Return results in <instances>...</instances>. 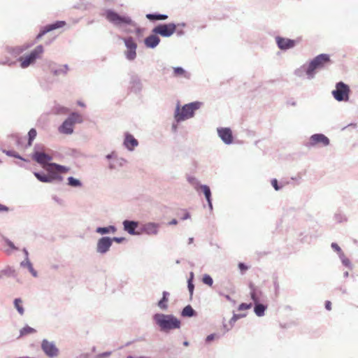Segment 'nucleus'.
Here are the masks:
<instances>
[{
  "label": "nucleus",
  "instance_id": "obj_1",
  "mask_svg": "<svg viewBox=\"0 0 358 358\" xmlns=\"http://www.w3.org/2000/svg\"><path fill=\"white\" fill-rule=\"evenodd\" d=\"M330 62V57L327 54H320L314 57L308 63L304 64L301 68L294 71L297 76H301L302 73L306 76L308 80L315 78L317 71L325 67L326 64Z\"/></svg>",
  "mask_w": 358,
  "mask_h": 358
},
{
  "label": "nucleus",
  "instance_id": "obj_2",
  "mask_svg": "<svg viewBox=\"0 0 358 358\" xmlns=\"http://www.w3.org/2000/svg\"><path fill=\"white\" fill-rule=\"evenodd\" d=\"M152 320L162 332L180 329L181 325L180 320L171 314L155 313Z\"/></svg>",
  "mask_w": 358,
  "mask_h": 358
},
{
  "label": "nucleus",
  "instance_id": "obj_3",
  "mask_svg": "<svg viewBox=\"0 0 358 358\" xmlns=\"http://www.w3.org/2000/svg\"><path fill=\"white\" fill-rule=\"evenodd\" d=\"M202 105V102L196 101L185 104L180 108L178 103L174 112V120L177 123H179L192 118L194 116L195 111L199 110Z\"/></svg>",
  "mask_w": 358,
  "mask_h": 358
},
{
  "label": "nucleus",
  "instance_id": "obj_4",
  "mask_svg": "<svg viewBox=\"0 0 358 358\" xmlns=\"http://www.w3.org/2000/svg\"><path fill=\"white\" fill-rule=\"evenodd\" d=\"M106 17L115 27L122 29L125 32H130V30L124 29V26L130 25L136 27V24L127 15H120L113 10L108 9L106 11Z\"/></svg>",
  "mask_w": 358,
  "mask_h": 358
},
{
  "label": "nucleus",
  "instance_id": "obj_5",
  "mask_svg": "<svg viewBox=\"0 0 358 358\" xmlns=\"http://www.w3.org/2000/svg\"><path fill=\"white\" fill-rule=\"evenodd\" d=\"M83 121V119L80 114L73 112L58 127V131L60 134L71 135L73 133L75 124L82 123Z\"/></svg>",
  "mask_w": 358,
  "mask_h": 358
},
{
  "label": "nucleus",
  "instance_id": "obj_6",
  "mask_svg": "<svg viewBox=\"0 0 358 358\" xmlns=\"http://www.w3.org/2000/svg\"><path fill=\"white\" fill-rule=\"evenodd\" d=\"M330 140L323 134H315L311 135L304 143L306 148L312 149L315 148L327 147L329 145Z\"/></svg>",
  "mask_w": 358,
  "mask_h": 358
},
{
  "label": "nucleus",
  "instance_id": "obj_7",
  "mask_svg": "<svg viewBox=\"0 0 358 358\" xmlns=\"http://www.w3.org/2000/svg\"><path fill=\"white\" fill-rule=\"evenodd\" d=\"M44 48L42 45L36 46L28 55L20 57L18 60L20 62V67L26 69L35 63L36 60L40 58L43 54Z\"/></svg>",
  "mask_w": 358,
  "mask_h": 358
},
{
  "label": "nucleus",
  "instance_id": "obj_8",
  "mask_svg": "<svg viewBox=\"0 0 358 358\" xmlns=\"http://www.w3.org/2000/svg\"><path fill=\"white\" fill-rule=\"evenodd\" d=\"M350 88L348 85L340 81L336 83V89L332 91V95L338 101H346L349 99Z\"/></svg>",
  "mask_w": 358,
  "mask_h": 358
},
{
  "label": "nucleus",
  "instance_id": "obj_9",
  "mask_svg": "<svg viewBox=\"0 0 358 358\" xmlns=\"http://www.w3.org/2000/svg\"><path fill=\"white\" fill-rule=\"evenodd\" d=\"M123 41L127 48L124 52L125 58L132 62L136 58L137 43L131 36L124 38Z\"/></svg>",
  "mask_w": 358,
  "mask_h": 358
},
{
  "label": "nucleus",
  "instance_id": "obj_10",
  "mask_svg": "<svg viewBox=\"0 0 358 358\" xmlns=\"http://www.w3.org/2000/svg\"><path fill=\"white\" fill-rule=\"evenodd\" d=\"M108 160V167L110 171H119L127 162L126 159L118 157L115 152H112L106 155Z\"/></svg>",
  "mask_w": 358,
  "mask_h": 358
},
{
  "label": "nucleus",
  "instance_id": "obj_11",
  "mask_svg": "<svg viewBox=\"0 0 358 358\" xmlns=\"http://www.w3.org/2000/svg\"><path fill=\"white\" fill-rule=\"evenodd\" d=\"M176 30V24L174 23L159 24L153 28L152 32L163 37H170Z\"/></svg>",
  "mask_w": 358,
  "mask_h": 358
},
{
  "label": "nucleus",
  "instance_id": "obj_12",
  "mask_svg": "<svg viewBox=\"0 0 358 358\" xmlns=\"http://www.w3.org/2000/svg\"><path fill=\"white\" fill-rule=\"evenodd\" d=\"M41 349L50 358H55L59 355V350L54 342L43 339L41 343Z\"/></svg>",
  "mask_w": 358,
  "mask_h": 358
},
{
  "label": "nucleus",
  "instance_id": "obj_13",
  "mask_svg": "<svg viewBox=\"0 0 358 358\" xmlns=\"http://www.w3.org/2000/svg\"><path fill=\"white\" fill-rule=\"evenodd\" d=\"M111 246L110 237L102 236L96 242V252L100 255H105L110 250Z\"/></svg>",
  "mask_w": 358,
  "mask_h": 358
},
{
  "label": "nucleus",
  "instance_id": "obj_14",
  "mask_svg": "<svg viewBox=\"0 0 358 358\" xmlns=\"http://www.w3.org/2000/svg\"><path fill=\"white\" fill-rule=\"evenodd\" d=\"M161 224L157 222H148L141 226V232L150 236H156L159 234Z\"/></svg>",
  "mask_w": 358,
  "mask_h": 358
},
{
  "label": "nucleus",
  "instance_id": "obj_15",
  "mask_svg": "<svg viewBox=\"0 0 358 358\" xmlns=\"http://www.w3.org/2000/svg\"><path fill=\"white\" fill-rule=\"evenodd\" d=\"M40 148V145H35L32 158L37 163L44 165L52 160V157L43 152L39 151Z\"/></svg>",
  "mask_w": 358,
  "mask_h": 358
},
{
  "label": "nucleus",
  "instance_id": "obj_16",
  "mask_svg": "<svg viewBox=\"0 0 358 358\" xmlns=\"http://www.w3.org/2000/svg\"><path fill=\"white\" fill-rule=\"evenodd\" d=\"M275 40L278 48L284 51L292 49L296 45V41L279 36H276Z\"/></svg>",
  "mask_w": 358,
  "mask_h": 358
},
{
  "label": "nucleus",
  "instance_id": "obj_17",
  "mask_svg": "<svg viewBox=\"0 0 358 358\" xmlns=\"http://www.w3.org/2000/svg\"><path fill=\"white\" fill-rule=\"evenodd\" d=\"M66 24L65 21H56L52 24H49L42 27L39 34L36 36V39H41L47 33L53 31L57 29L63 27Z\"/></svg>",
  "mask_w": 358,
  "mask_h": 358
},
{
  "label": "nucleus",
  "instance_id": "obj_18",
  "mask_svg": "<svg viewBox=\"0 0 358 358\" xmlns=\"http://www.w3.org/2000/svg\"><path fill=\"white\" fill-rule=\"evenodd\" d=\"M217 134L222 141L227 145L231 144L233 142L232 131L229 127H220L217 129Z\"/></svg>",
  "mask_w": 358,
  "mask_h": 358
},
{
  "label": "nucleus",
  "instance_id": "obj_19",
  "mask_svg": "<svg viewBox=\"0 0 358 358\" xmlns=\"http://www.w3.org/2000/svg\"><path fill=\"white\" fill-rule=\"evenodd\" d=\"M49 69L55 76H65L69 71L67 64L60 65L52 63L49 65Z\"/></svg>",
  "mask_w": 358,
  "mask_h": 358
},
{
  "label": "nucleus",
  "instance_id": "obj_20",
  "mask_svg": "<svg viewBox=\"0 0 358 358\" xmlns=\"http://www.w3.org/2000/svg\"><path fill=\"white\" fill-rule=\"evenodd\" d=\"M123 229L130 235H139V233L136 231L139 225L138 221L125 220L122 222Z\"/></svg>",
  "mask_w": 358,
  "mask_h": 358
},
{
  "label": "nucleus",
  "instance_id": "obj_21",
  "mask_svg": "<svg viewBox=\"0 0 358 358\" xmlns=\"http://www.w3.org/2000/svg\"><path fill=\"white\" fill-rule=\"evenodd\" d=\"M250 296L253 302H263L265 301L266 296L260 289L255 287L252 284L250 285Z\"/></svg>",
  "mask_w": 358,
  "mask_h": 358
},
{
  "label": "nucleus",
  "instance_id": "obj_22",
  "mask_svg": "<svg viewBox=\"0 0 358 358\" xmlns=\"http://www.w3.org/2000/svg\"><path fill=\"white\" fill-rule=\"evenodd\" d=\"M123 145L128 150L132 151L136 147L138 146V141L134 137L133 135L127 132L124 134Z\"/></svg>",
  "mask_w": 358,
  "mask_h": 358
},
{
  "label": "nucleus",
  "instance_id": "obj_23",
  "mask_svg": "<svg viewBox=\"0 0 358 358\" xmlns=\"http://www.w3.org/2000/svg\"><path fill=\"white\" fill-rule=\"evenodd\" d=\"M32 45L33 43H25L24 45L15 47L8 46L6 48V51L10 55L14 57H17L20 55L21 53H22L24 51L29 48Z\"/></svg>",
  "mask_w": 358,
  "mask_h": 358
},
{
  "label": "nucleus",
  "instance_id": "obj_24",
  "mask_svg": "<svg viewBox=\"0 0 358 358\" xmlns=\"http://www.w3.org/2000/svg\"><path fill=\"white\" fill-rule=\"evenodd\" d=\"M34 176L39 181L43 182H52L54 180L62 178L58 174L52 173L50 175H47L41 172H35Z\"/></svg>",
  "mask_w": 358,
  "mask_h": 358
},
{
  "label": "nucleus",
  "instance_id": "obj_25",
  "mask_svg": "<svg viewBox=\"0 0 358 358\" xmlns=\"http://www.w3.org/2000/svg\"><path fill=\"white\" fill-rule=\"evenodd\" d=\"M157 35L158 34H155L153 33L152 34H150V36H147L144 39L145 45L147 48L152 49L156 48L160 43V38Z\"/></svg>",
  "mask_w": 358,
  "mask_h": 358
},
{
  "label": "nucleus",
  "instance_id": "obj_26",
  "mask_svg": "<svg viewBox=\"0 0 358 358\" xmlns=\"http://www.w3.org/2000/svg\"><path fill=\"white\" fill-rule=\"evenodd\" d=\"M130 85L131 90L135 93L140 92L143 87L141 80L137 76L131 77Z\"/></svg>",
  "mask_w": 358,
  "mask_h": 358
},
{
  "label": "nucleus",
  "instance_id": "obj_27",
  "mask_svg": "<svg viewBox=\"0 0 358 358\" xmlns=\"http://www.w3.org/2000/svg\"><path fill=\"white\" fill-rule=\"evenodd\" d=\"M117 228L114 225H109L108 227H99L96 229V232L101 235L115 234Z\"/></svg>",
  "mask_w": 358,
  "mask_h": 358
},
{
  "label": "nucleus",
  "instance_id": "obj_28",
  "mask_svg": "<svg viewBox=\"0 0 358 358\" xmlns=\"http://www.w3.org/2000/svg\"><path fill=\"white\" fill-rule=\"evenodd\" d=\"M169 295V292L166 291H164L162 292V297L157 303V306L161 310H166L168 308V301Z\"/></svg>",
  "mask_w": 358,
  "mask_h": 358
},
{
  "label": "nucleus",
  "instance_id": "obj_29",
  "mask_svg": "<svg viewBox=\"0 0 358 358\" xmlns=\"http://www.w3.org/2000/svg\"><path fill=\"white\" fill-rule=\"evenodd\" d=\"M254 312L258 317H262L264 315L265 310L267 308V306L262 303V302H254Z\"/></svg>",
  "mask_w": 358,
  "mask_h": 358
},
{
  "label": "nucleus",
  "instance_id": "obj_30",
  "mask_svg": "<svg viewBox=\"0 0 358 358\" xmlns=\"http://www.w3.org/2000/svg\"><path fill=\"white\" fill-rule=\"evenodd\" d=\"M49 170L52 171V173L58 174V173H66L69 170V169L66 166L59 165L56 163H51L50 164Z\"/></svg>",
  "mask_w": 358,
  "mask_h": 358
},
{
  "label": "nucleus",
  "instance_id": "obj_31",
  "mask_svg": "<svg viewBox=\"0 0 358 358\" xmlns=\"http://www.w3.org/2000/svg\"><path fill=\"white\" fill-rule=\"evenodd\" d=\"M69 109L59 104H55L52 108V113L55 115H66L69 113Z\"/></svg>",
  "mask_w": 358,
  "mask_h": 358
},
{
  "label": "nucleus",
  "instance_id": "obj_32",
  "mask_svg": "<svg viewBox=\"0 0 358 358\" xmlns=\"http://www.w3.org/2000/svg\"><path fill=\"white\" fill-rule=\"evenodd\" d=\"M20 266L22 268H27L29 271L31 273V274L34 277L36 278L38 276L37 271L34 268L32 263L30 262V260L27 261H22L20 263Z\"/></svg>",
  "mask_w": 358,
  "mask_h": 358
},
{
  "label": "nucleus",
  "instance_id": "obj_33",
  "mask_svg": "<svg viewBox=\"0 0 358 358\" xmlns=\"http://www.w3.org/2000/svg\"><path fill=\"white\" fill-rule=\"evenodd\" d=\"M145 17L150 21L165 20L168 18L167 15L160 13H148Z\"/></svg>",
  "mask_w": 358,
  "mask_h": 358
},
{
  "label": "nucleus",
  "instance_id": "obj_34",
  "mask_svg": "<svg viewBox=\"0 0 358 358\" xmlns=\"http://www.w3.org/2000/svg\"><path fill=\"white\" fill-rule=\"evenodd\" d=\"M196 312L193 309L190 305L186 306L181 312L182 317H192L196 316Z\"/></svg>",
  "mask_w": 358,
  "mask_h": 358
},
{
  "label": "nucleus",
  "instance_id": "obj_35",
  "mask_svg": "<svg viewBox=\"0 0 358 358\" xmlns=\"http://www.w3.org/2000/svg\"><path fill=\"white\" fill-rule=\"evenodd\" d=\"M173 74L175 76H182L185 78L189 79L190 73L187 72L183 68L180 66L173 67Z\"/></svg>",
  "mask_w": 358,
  "mask_h": 358
},
{
  "label": "nucleus",
  "instance_id": "obj_36",
  "mask_svg": "<svg viewBox=\"0 0 358 358\" xmlns=\"http://www.w3.org/2000/svg\"><path fill=\"white\" fill-rule=\"evenodd\" d=\"M67 184L68 185L72 187H81L83 184L81 181L77 178H75L72 176H70L67 178Z\"/></svg>",
  "mask_w": 358,
  "mask_h": 358
},
{
  "label": "nucleus",
  "instance_id": "obj_37",
  "mask_svg": "<svg viewBox=\"0 0 358 358\" xmlns=\"http://www.w3.org/2000/svg\"><path fill=\"white\" fill-rule=\"evenodd\" d=\"M36 331L35 329H34L28 325H26L25 327H24L23 328H22L20 329L19 337H22V336H27L29 334H34Z\"/></svg>",
  "mask_w": 358,
  "mask_h": 358
},
{
  "label": "nucleus",
  "instance_id": "obj_38",
  "mask_svg": "<svg viewBox=\"0 0 358 358\" xmlns=\"http://www.w3.org/2000/svg\"><path fill=\"white\" fill-rule=\"evenodd\" d=\"M14 306L17 310L18 313L20 315H22L24 313V309L22 306V301L20 298L15 299L14 300Z\"/></svg>",
  "mask_w": 358,
  "mask_h": 358
},
{
  "label": "nucleus",
  "instance_id": "obj_39",
  "mask_svg": "<svg viewBox=\"0 0 358 358\" xmlns=\"http://www.w3.org/2000/svg\"><path fill=\"white\" fill-rule=\"evenodd\" d=\"M200 189L202 190L206 201H209L210 199H211V191L208 185H200Z\"/></svg>",
  "mask_w": 358,
  "mask_h": 358
},
{
  "label": "nucleus",
  "instance_id": "obj_40",
  "mask_svg": "<svg viewBox=\"0 0 358 358\" xmlns=\"http://www.w3.org/2000/svg\"><path fill=\"white\" fill-rule=\"evenodd\" d=\"M37 135L36 130L34 128L31 129L28 132V143L27 146H31L34 140Z\"/></svg>",
  "mask_w": 358,
  "mask_h": 358
},
{
  "label": "nucleus",
  "instance_id": "obj_41",
  "mask_svg": "<svg viewBox=\"0 0 358 358\" xmlns=\"http://www.w3.org/2000/svg\"><path fill=\"white\" fill-rule=\"evenodd\" d=\"M187 181L189 183L194 187V188L198 191L199 188H200V185H201L198 180L197 178H196L194 176H188L187 177Z\"/></svg>",
  "mask_w": 358,
  "mask_h": 358
},
{
  "label": "nucleus",
  "instance_id": "obj_42",
  "mask_svg": "<svg viewBox=\"0 0 358 358\" xmlns=\"http://www.w3.org/2000/svg\"><path fill=\"white\" fill-rule=\"evenodd\" d=\"M3 152L6 153V155L9 157H13L23 161L25 160L22 157H21L17 152H16L14 150H4Z\"/></svg>",
  "mask_w": 358,
  "mask_h": 358
},
{
  "label": "nucleus",
  "instance_id": "obj_43",
  "mask_svg": "<svg viewBox=\"0 0 358 358\" xmlns=\"http://www.w3.org/2000/svg\"><path fill=\"white\" fill-rule=\"evenodd\" d=\"M202 281L204 284H206L208 286H212L213 284V280L212 277L208 274L203 275Z\"/></svg>",
  "mask_w": 358,
  "mask_h": 358
},
{
  "label": "nucleus",
  "instance_id": "obj_44",
  "mask_svg": "<svg viewBox=\"0 0 358 358\" xmlns=\"http://www.w3.org/2000/svg\"><path fill=\"white\" fill-rule=\"evenodd\" d=\"M245 316V314H236V313H234L232 317L231 318V320H229V324L231 325V327H232L234 323L239 319Z\"/></svg>",
  "mask_w": 358,
  "mask_h": 358
},
{
  "label": "nucleus",
  "instance_id": "obj_45",
  "mask_svg": "<svg viewBox=\"0 0 358 358\" xmlns=\"http://www.w3.org/2000/svg\"><path fill=\"white\" fill-rule=\"evenodd\" d=\"M4 275L15 276V271L10 266H8L5 269L2 270Z\"/></svg>",
  "mask_w": 358,
  "mask_h": 358
},
{
  "label": "nucleus",
  "instance_id": "obj_46",
  "mask_svg": "<svg viewBox=\"0 0 358 358\" xmlns=\"http://www.w3.org/2000/svg\"><path fill=\"white\" fill-rule=\"evenodd\" d=\"M334 219L338 222H342L343 221H346V217L344 215L341 213H336L334 215Z\"/></svg>",
  "mask_w": 358,
  "mask_h": 358
},
{
  "label": "nucleus",
  "instance_id": "obj_47",
  "mask_svg": "<svg viewBox=\"0 0 358 358\" xmlns=\"http://www.w3.org/2000/svg\"><path fill=\"white\" fill-rule=\"evenodd\" d=\"M187 288L190 294V296L193 295L194 290V285L193 282L191 281V280H187Z\"/></svg>",
  "mask_w": 358,
  "mask_h": 358
},
{
  "label": "nucleus",
  "instance_id": "obj_48",
  "mask_svg": "<svg viewBox=\"0 0 358 358\" xmlns=\"http://www.w3.org/2000/svg\"><path fill=\"white\" fill-rule=\"evenodd\" d=\"M219 338H220V336L218 334H211L206 338V342L208 343L211 342L212 341H213L214 339Z\"/></svg>",
  "mask_w": 358,
  "mask_h": 358
},
{
  "label": "nucleus",
  "instance_id": "obj_49",
  "mask_svg": "<svg viewBox=\"0 0 358 358\" xmlns=\"http://www.w3.org/2000/svg\"><path fill=\"white\" fill-rule=\"evenodd\" d=\"M343 265L349 269L352 270L353 268L352 264L351 263L350 260L348 258H346L345 259H343V261L341 262Z\"/></svg>",
  "mask_w": 358,
  "mask_h": 358
},
{
  "label": "nucleus",
  "instance_id": "obj_50",
  "mask_svg": "<svg viewBox=\"0 0 358 358\" xmlns=\"http://www.w3.org/2000/svg\"><path fill=\"white\" fill-rule=\"evenodd\" d=\"M252 307V303H242L238 306V310H244L247 309H250Z\"/></svg>",
  "mask_w": 358,
  "mask_h": 358
},
{
  "label": "nucleus",
  "instance_id": "obj_51",
  "mask_svg": "<svg viewBox=\"0 0 358 358\" xmlns=\"http://www.w3.org/2000/svg\"><path fill=\"white\" fill-rule=\"evenodd\" d=\"M16 63L15 61H11L9 59H6L5 60L0 61V64L1 65H8L9 66H12Z\"/></svg>",
  "mask_w": 358,
  "mask_h": 358
},
{
  "label": "nucleus",
  "instance_id": "obj_52",
  "mask_svg": "<svg viewBox=\"0 0 358 358\" xmlns=\"http://www.w3.org/2000/svg\"><path fill=\"white\" fill-rule=\"evenodd\" d=\"M331 247L338 255L343 252L341 247L336 243H332Z\"/></svg>",
  "mask_w": 358,
  "mask_h": 358
},
{
  "label": "nucleus",
  "instance_id": "obj_53",
  "mask_svg": "<svg viewBox=\"0 0 358 358\" xmlns=\"http://www.w3.org/2000/svg\"><path fill=\"white\" fill-rule=\"evenodd\" d=\"M271 185H272L273 187L275 189V190H276V191L280 190L282 187V185L280 186L278 185V182L277 179H273L271 180Z\"/></svg>",
  "mask_w": 358,
  "mask_h": 358
},
{
  "label": "nucleus",
  "instance_id": "obj_54",
  "mask_svg": "<svg viewBox=\"0 0 358 358\" xmlns=\"http://www.w3.org/2000/svg\"><path fill=\"white\" fill-rule=\"evenodd\" d=\"M219 294L220 296H223L228 301L231 302L233 305L236 304V301L234 299H233L229 295L224 294L222 292H219Z\"/></svg>",
  "mask_w": 358,
  "mask_h": 358
},
{
  "label": "nucleus",
  "instance_id": "obj_55",
  "mask_svg": "<svg viewBox=\"0 0 358 358\" xmlns=\"http://www.w3.org/2000/svg\"><path fill=\"white\" fill-rule=\"evenodd\" d=\"M124 237H113L110 238L111 243L113 244V242H115L117 243H122L124 241Z\"/></svg>",
  "mask_w": 358,
  "mask_h": 358
},
{
  "label": "nucleus",
  "instance_id": "obj_56",
  "mask_svg": "<svg viewBox=\"0 0 358 358\" xmlns=\"http://www.w3.org/2000/svg\"><path fill=\"white\" fill-rule=\"evenodd\" d=\"M5 242L6 243V245L10 248H11L12 250H17V248L14 245V243L10 241L9 239L8 238H6L5 239Z\"/></svg>",
  "mask_w": 358,
  "mask_h": 358
},
{
  "label": "nucleus",
  "instance_id": "obj_57",
  "mask_svg": "<svg viewBox=\"0 0 358 358\" xmlns=\"http://www.w3.org/2000/svg\"><path fill=\"white\" fill-rule=\"evenodd\" d=\"M10 211V208L2 204V203H0V213H7Z\"/></svg>",
  "mask_w": 358,
  "mask_h": 358
},
{
  "label": "nucleus",
  "instance_id": "obj_58",
  "mask_svg": "<svg viewBox=\"0 0 358 358\" xmlns=\"http://www.w3.org/2000/svg\"><path fill=\"white\" fill-rule=\"evenodd\" d=\"M238 268L241 271H245L248 270V267L244 263L241 262L238 264Z\"/></svg>",
  "mask_w": 358,
  "mask_h": 358
},
{
  "label": "nucleus",
  "instance_id": "obj_59",
  "mask_svg": "<svg viewBox=\"0 0 358 358\" xmlns=\"http://www.w3.org/2000/svg\"><path fill=\"white\" fill-rule=\"evenodd\" d=\"M110 354H111V352H103V353H101V354H99V355H98V357H99V358H103V357H106L110 356Z\"/></svg>",
  "mask_w": 358,
  "mask_h": 358
},
{
  "label": "nucleus",
  "instance_id": "obj_60",
  "mask_svg": "<svg viewBox=\"0 0 358 358\" xmlns=\"http://www.w3.org/2000/svg\"><path fill=\"white\" fill-rule=\"evenodd\" d=\"M24 254V259L23 261H27V260H29V252H28V250L26 249V248H24L22 250Z\"/></svg>",
  "mask_w": 358,
  "mask_h": 358
},
{
  "label": "nucleus",
  "instance_id": "obj_61",
  "mask_svg": "<svg viewBox=\"0 0 358 358\" xmlns=\"http://www.w3.org/2000/svg\"><path fill=\"white\" fill-rule=\"evenodd\" d=\"M325 308L328 310H330L331 309V303L329 301H327L325 302Z\"/></svg>",
  "mask_w": 358,
  "mask_h": 358
},
{
  "label": "nucleus",
  "instance_id": "obj_62",
  "mask_svg": "<svg viewBox=\"0 0 358 358\" xmlns=\"http://www.w3.org/2000/svg\"><path fill=\"white\" fill-rule=\"evenodd\" d=\"M338 255V257L340 259V260L342 262L343 261V259H345L346 258H348L345 254L343 253V252H341Z\"/></svg>",
  "mask_w": 358,
  "mask_h": 358
},
{
  "label": "nucleus",
  "instance_id": "obj_63",
  "mask_svg": "<svg viewBox=\"0 0 358 358\" xmlns=\"http://www.w3.org/2000/svg\"><path fill=\"white\" fill-rule=\"evenodd\" d=\"M189 218H190V214H189L188 212H186V213L183 215V216L182 217V218H181V219H182V220H187V219H189Z\"/></svg>",
  "mask_w": 358,
  "mask_h": 358
},
{
  "label": "nucleus",
  "instance_id": "obj_64",
  "mask_svg": "<svg viewBox=\"0 0 358 358\" xmlns=\"http://www.w3.org/2000/svg\"><path fill=\"white\" fill-rule=\"evenodd\" d=\"M178 224V220L176 219H173L171 221L169 222V225H176Z\"/></svg>",
  "mask_w": 358,
  "mask_h": 358
}]
</instances>
